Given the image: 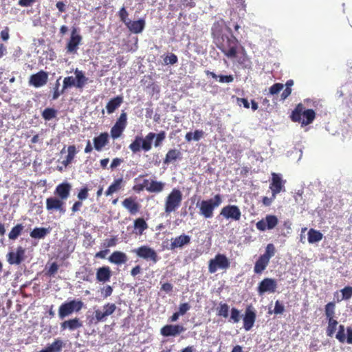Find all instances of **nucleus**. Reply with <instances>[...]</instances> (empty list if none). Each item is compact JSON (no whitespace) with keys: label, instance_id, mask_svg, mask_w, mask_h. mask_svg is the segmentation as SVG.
Segmentation results:
<instances>
[{"label":"nucleus","instance_id":"f257e3e1","mask_svg":"<svg viewBox=\"0 0 352 352\" xmlns=\"http://www.w3.org/2000/svg\"><path fill=\"white\" fill-rule=\"evenodd\" d=\"M221 203V195L217 194L213 198L202 200L200 203H197L196 206L199 209V214L208 219L212 218L215 208H218Z\"/></svg>","mask_w":352,"mask_h":352},{"label":"nucleus","instance_id":"f03ea898","mask_svg":"<svg viewBox=\"0 0 352 352\" xmlns=\"http://www.w3.org/2000/svg\"><path fill=\"white\" fill-rule=\"evenodd\" d=\"M74 74L75 77L70 76L64 78L61 93H64L66 90L73 87L82 89L87 83L88 78L85 76V73L82 70L76 68L74 70Z\"/></svg>","mask_w":352,"mask_h":352},{"label":"nucleus","instance_id":"7ed1b4c3","mask_svg":"<svg viewBox=\"0 0 352 352\" xmlns=\"http://www.w3.org/2000/svg\"><path fill=\"white\" fill-rule=\"evenodd\" d=\"M238 46V40L232 34L222 35L218 44L221 51L229 58L236 56Z\"/></svg>","mask_w":352,"mask_h":352},{"label":"nucleus","instance_id":"20e7f679","mask_svg":"<svg viewBox=\"0 0 352 352\" xmlns=\"http://www.w3.org/2000/svg\"><path fill=\"white\" fill-rule=\"evenodd\" d=\"M316 116V113L312 109H304L302 104H298L293 111L291 118L294 122H301L302 125L311 124Z\"/></svg>","mask_w":352,"mask_h":352},{"label":"nucleus","instance_id":"39448f33","mask_svg":"<svg viewBox=\"0 0 352 352\" xmlns=\"http://www.w3.org/2000/svg\"><path fill=\"white\" fill-rule=\"evenodd\" d=\"M182 192L177 188H173L167 195L164 202V212L170 214L177 210L182 201Z\"/></svg>","mask_w":352,"mask_h":352},{"label":"nucleus","instance_id":"423d86ee","mask_svg":"<svg viewBox=\"0 0 352 352\" xmlns=\"http://www.w3.org/2000/svg\"><path fill=\"white\" fill-rule=\"evenodd\" d=\"M83 307V302L80 300L74 299L60 305L58 308V317L63 320L74 312L80 311Z\"/></svg>","mask_w":352,"mask_h":352},{"label":"nucleus","instance_id":"0eeeda50","mask_svg":"<svg viewBox=\"0 0 352 352\" xmlns=\"http://www.w3.org/2000/svg\"><path fill=\"white\" fill-rule=\"evenodd\" d=\"M166 138V133L161 131L157 134L155 133H148L144 138H142V149L145 151H149L152 148V142L154 141L155 147L161 146L162 142Z\"/></svg>","mask_w":352,"mask_h":352},{"label":"nucleus","instance_id":"6e6552de","mask_svg":"<svg viewBox=\"0 0 352 352\" xmlns=\"http://www.w3.org/2000/svg\"><path fill=\"white\" fill-rule=\"evenodd\" d=\"M230 262L225 254H217L214 258L209 261L208 271L210 273L213 274L218 269L227 270L230 267Z\"/></svg>","mask_w":352,"mask_h":352},{"label":"nucleus","instance_id":"1a4fd4ad","mask_svg":"<svg viewBox=\"0 0 352 352\" xmlns=\"http://www.w3.org/2000/svg\"><path fill=\"white\" fill-rule=\"evenodd\" d=\"M126 124L127 115L126 112L122 111L119 118L111 129V135L113 139H117L121 135L126 126Z\"/></svg>","mask_w":352,"mask_h":352},{"label":"nucleus","instance_id":"9d476101","mask_svg":"<svg viewBox=\"0 0 352 352\" xmlns=\"http://www.w3.org/2000/svg\"><path fill=\"white\" fill-rule=\"evenodd\" d=\"M220 215L226 219L232 221H239L241 217V212L239 208L235 205H228L222 208Z\"/></svg>","mask_w":352,"mask_h":352},{"label":"nucleus","instance_id":"9b49d317","mask_svg":"<svg viewBox=\"0 0 352 352\" xmlns=\"http://www.w3.org/2000/svg\"><path fill=\"white\" fill-rule=\"evenodd\" d=\"M116 309V305L114 303H107L102 307V309H96L94 311L95 318L97 322H104L107 318L113 314Z\"/></svg>","mask_w":352,"mask_h":352},{"label":"nucleus","instance_id":"f8f14e48","mask_svg":"<svg viewBox=\"0 0 352 352\" xmlns=\"http://www.w3.org/2000/svg\"><path fill=\"white\" fill-rule=\"evenodd\" d=\"M277 288V281L271 278H265L261 280L258 286L257 291L259 295L265 293H274Z\"/></svg>","mask_w":352,"mask_h":352},{"label":"nucleus","instance_id":"ddd939ff","mask_svg":"<svg viewBox=\"0 0 352 352\" xmlns=\"http://www.w3.org/2000/svg\"><path fill=\"white\" fill-rule=\"evenodd\" d=\"M278 223V218L275 215L268 214L265 219H262L256 223V228L260 231L272 230Z\"/></svg>","mask_w":352,"mask_h":352},{"label":"nucleus","instance_id":"4468645a","mask_svg":"<svg viewBox=\"0 0 352 352\" xmlns=\"http://www.w3.org/2000/svg\"><path fill=\"white\" fill-rule=\"evenodd\" d=\"M65 201L57 197H50L46 199V209L48 211H58L60 214H63L65 213V208H64Z\"/></svg>","mask_w":352,"mask_h":352},{"label":"nucleus","instance_id":"2eb2a0df","mask_svg":"<svg viewBox=\"0 0 352 352\" xmlns=\"http://www.w3.org/2000/svg\"><path fill=\"white\" fill-rule=\"evenodd\" d=\"M81 41L82 36L77 32V29L73 28L70 38L66 46L67 52L69 54L76 53Z\"/></svg>","mask_w":352,"mask_h":352},{"label":"nucleus","instance_id":"dca6fc26","mask_svg":"<svg viewBox=\"0 0 352 352\" xmlns=\"http://www.w3.org/2000/svg\"><path fill=\"white\" fill-rule=\"evenodd\" d=\"M25 249L18 246L16 251H11L6 255L7 261L10 265H19L25 258Z\"/></svg>","mask_w":352,"mask_h":352},{"label":"nucleus","instance_id":"f3484780","mask_svg":"<svg viewBox=\"0 0 352 352\" xmlns=\"http://www.w3.org/2000/svg\"><path fill=\"white\" fill-rule=\"evenodd\" d=\"M336 338L340 342L352 344V327H344V325L340 324L338 327V331L336 334Z\"/></svg>","mask_w":352,"mask_h":352},{"label":"nucleus","instance_id":"a211bd4d","mask_svg":"<svg viewBox=\"0 0 352 352\" xmlns=\"http://www.w3.org/2000/svg\"><path fill=\"white\" fill-rule=\"evenodd\" d=\"M139 257L146 260H151L153 262L157 261V253L155 251L146 245L141 246L133 250Z\"/></svg>","mask_w":352,"mask_h":352},{"label":"nucleus","instance_id":"6ab92c4d","mask_svg":"<svg viewBox=\"0 0 352 352\" xmlns=\"http://www.w3.org/2000/svg\"><path fill=\"white\" fill-rule=\"evenodd\" d=\"M272 182L270 188L272 190L273 198H276L277 194L285 190L284 187L285 182L283 181L280 174L272 173Z\"/></svg>","mask_w":352,"mask_h":352},{"label":"nucleus","instance_id":"aec40b11","mask_svg":"<svg viewBox=\"0 0 352 352\" xmlns=\"http://www.w3.org/2000/svg\"><path fill=\"white\" fill-rule=\"evenodd\" d=\"M186 331V329L183 325L180 324H166L164 326L161 330L160 333L163 336L170 337V336H177L179 335L181 333Z\"/></svg>","mask_w":352,"mask_h":352},{"label":"nucleus","instance_id":"412c9836","mask_svg":"<svg viewBox=\"0 0 352 352\" xmlns=\"http://www.w3.org/2000/svg\"><path fill=\"white\" fill-rule=\"evenodd\" d=\"M47 79L48 74L41 70L30 76L29 83L30 85L38 88L44 86L47 83Z\"/></svg>","mask_w":352,"mask_h":352},{"label":"nucleus","instance_id":"4be33fe9","mask_svg":"<svg viewBox=\"0 0 352 352\" xmlns=\"http://www.w3.org/2000/svg\"><path fill=\"white\" fill-rule=\"evenodd\" d=\"M256 320V313L252 307H248L243 317V328L245 331H250L254 326Z\"/></svg>","mask_w":352,"mask_h":352},{"label":"nucleus","instance_id":"5701e85b","mask_svg":"<svg viewBox=\"0 0 352 352\" xmlns=\"http://www.w3.org/2000/svg\"><path fill=\"white\" fill-rule=\"evenodd\" d=\"M143 185L147 191L150 192L159 193L163 191L165 183L155 180L149 181L148 179H144Z\"/></svg>","mask_w":352,"mask_h":352},{"label":"nucleus","instance_id":"b1692460","mask_svg":"<svg viewBox=\"0 0 352 352\" xmlns=\"http://www.w3.org/2000/svg\"><path fill=\"white\" fill-rule=\"evenodd\" d=\"M190 242V236L186 234H181L175 238H172L170 240V249L175 250L176 248H182L184 245L188 244Z\"/></svg>","mask_w":352,"mask_h":352},{"label":"nucleus","instance_id":"393cba45","mask_svg":"<svg viewBox=\"0 0 352 352\" xmlns=\"http://www.w3.org/2000/svg\"><path fill=\"white\" fill-rule=\"evenodd\" d=\"M82 327V322L78 318L65 320L60 324V328L62 330L68 329L70 331H73Z\"/></svg>","mask_w":352,"mask_h":352},{"label":"nucleus","instance_id":"a878e982","mask_svg":"<svg viewBox=\"0 0 352 352\" xmlns=\"http://www.w3.org/2000/svg\"><path fill=\"white\" fill-rule=\"evenodd\" d=\"M71 185L69 183H62L58 185L55 190V194L58 197L65 201L69 196Z\"/></svg>","mask_w":352,"mask_h":352},{"label":"nucleus","instance_id":"bb28decb","mask_svg":"<svg viewBox=\"0 0 352 352\" xmlns=\"http://www.w3.org/2000/svg\"><path fill=\"white\" fill-rule=\"evenodd\" d=\"M126 27L129 30L135 34L141 33L145 27V21L143 19H140L138 21H131L128 20L126 23Z\"/></svg>","mask_w":352,"mask_h":352},{"label":"nucleus","instance_id":"cd10ccee","mask_svg":"<svg viewBox=\"0 0 352 352\" xmlns=\"http://www.w3.org/2000/svg\"><path fill=\"white\" fill-rule=\"evenodd\" d=\"M111 276V271L108 266L99 267L96 272V279L99 282L105 283L109 280Z\"/></svg>","mask_w":352,"mask_h":352},{"label":"nucleus","instance_id":"c85d7f7f","mask_svg":"<svg viewBox=\"0 0 352 352\" xmlns=\"http://www.w3.org/2000/svg\"><path fill=\"white\" fill-rule=\"evenodd\" d=\"M108 134L107 133H102L100 135L94 138V148L98 151L102 150V148L107 144L108 142Z\"/></svg>","mask_w":352,"mask_h":352},{"label":"nucleus","instance_id":"c756f323","mask_svg":"<svg viewBox=\"0 0 352 352\" xmlns=\"http://www.w3.org/2000/svg\"><path fill=\"white\" fill-rule=\"evenodd\" d=\"M127 259L126 254L119 251L113 252L109 258L111 263L116 265L124 263L127 261Z\"/></svg>","mask_w":352,"mask_h":352},{"label":"nucleus","instance_id":"7c9ffc66","mask_svg":"<svg viewBox=\"0 0 352 352\" xmlns=\"http://www.w3.org/2000/svg\"><path fill=\"white\" fill-rule=\"evenodd\" d=\"M122 102L123 98L121 96H118L110 100L106 105L107 113L109 114L113 113L114 111L120 106Z\"/></svg>","mask_w":352,"mask_h":352},{"label":"nucleus","instance_id":"2f4dec72","mask_svg":"<svg viewBox=\"0 0 352 352\" xmlns=\"http://www.w3.org/2000/svg\"><path fill=\"white\" fill-rule=\"evenodd\" d=\"M50 232L45 228H35L30 232V236L33 239H42Z\"/></svg>","mask_w":352,"mask_h":352},{"label":"nucleus","instance_id":"473e14b6","mask_svg":"<svg viewBox=\"0 0 352 352\" xmlns=\"http://www.w3.org/2000/svg\"><path fill=\"white\" fill-rule=\"evenodd\" d=\"M148 225L145 220L142 218H138L134 221L135 233L137 234H142L143 232L146 230Z\"/></svg>","mask_w":352,"mask_h":352},{"label":"nucleus","instance_id":"72a5a7b5","mask_svg":"<svg viewBox=\"0 0 352 352\" xmlns=\"http://www.w3.org/2000/svg\"><path fill=\"white\" fill-rule=\"evenodd\" d=\"M322 234L318 230L313 228L310 229L308 232V242L309 243H316L320 241L322 239Z\"/></svg>","mask_w":352,"mask_h":352},{"label":"nucleus","instance_id":"f704fd0d","mask_svg":"<svg viewBox=\"0 0 352 352\" xmlns=\"http://www.w3.org/2000/svg\"><path fill=\"white\" fill-rule=\"evenodd\" d=\"M67 155L66 156L65 159L62 162V164L64 165L65 167H67L72 163L76 154L77 153L76 146L74 145L69 146L67 148Z\"/></svg>","mask_w":352,"mask_h":352},{"label":"nucleus","instance_id":"c9c22d12","mask_svg":"<svg viewBox=\"0 0 352 352\" xmlns=\"http://www.w3.org/2000/svg\"><path fill=\"white\" fill-rule=\"evenodd\" d=\"M122 206L131 213L134 214L138 210V205L131 198H126L122 201Z\"/></svg>","mask_w":352,"mask_h":352},{"label":"nucleus","instance_id":"e433bc0d","mask_svg":"<svg viewBox=\"0 0 352 352\" xmlns=\"http://www.w3.org/2000/svg\"><path fill=\"white\" fill-rule=\"evenodd\" d=\"M181 155V152L177 149H170L168 151L166 155V157L164 160L165 164H168L172 162L177 160Z\"/></svg>","mask_w":352,"mask_h":352},{"label":"nucleus","instance_id":"4c0bfd02","mask_svg":"<svg viewBox=\"0 0 352 352\" xmlns=\"http://www.w3.org/2000/svg\"><path fill=\"white\" fill-rule=\"evenodd\" d=\"M269 263L270 262L268 261H267L266 259L263 258L260 256L258 259L255 263L254 268V272L256 274L262 273L265 270Z\"/></svg>","mask_w":352,"mask_h":352},{"label":"nucleus","instance_id":"58836bf2","mask_svg":"<svg viewBox=\"0 0 352 352\" xmlns=\"http://www.w3.org/2000/svg\"><path fill=\"white\" fill-rule=\"evenodd\" d=\"M122 182V178L115 179L113 183L109 186L108 189L105 192L106 196H109L120 189Z\"/></svg>","mask_w":352,"mask_h":352},{"label":"nucleus","instance_id":"ea45409f","mask_svg":"<svg viewBox=\"0 0 352 352\" xmlns=\"http://www.w3.org/2000/svg\"><path fill=\"white\" fill-rule=\"evenodd\" d=\"M142 137L137 135L135 140L131 143L129 148L133 153H136L142 149Z\"/></svg>","mask_w":352,"mask_h":352},{"label":"nucleus","instance_id":"a19ab883","mask_svg":"<svg viewBox=\"0 0 352 352\" xmlns=\"http://www.w3.org/2000/svg\"><path fill=\"white\" fill-rule=\"evenodd\" d=\"M24 226L22 224H17L13 227L8 234V238L10 240H15L21 234Z\"/></svg>","mask_w":352,"mask_h":352},{"label":"nucleus","instance_id":"79ce46f5","mask_svg":"<svg viewBox=\"0 0 352 352\" xmlns=\"http://www.w3.org/2000/svg\"><path fill=\"white\" fill-rule=\"evenodd\" d=\"M64 344L63 340L58 338L56 339L52 344L47 346L50 352H60L62 350Z\"/></svg>","mask_w":352,"mask_h":352},{"label":"nucleus","instance_id":"37998d69","mask_svg":"<svg viewBox=\"0 0 352 352\" xmlns=\"http://www.w3.org/2000/svg\"><path fill=\"white\" fill-rule=\"evenodd\" d=\"M338 324V322L336 320L333 318H330L329 320H328V326L327 328L326 333L329 337H332L334 335Z\"/></svg>","mask_w":352,"mask_h":352},{"label":"nucleus","instance_id":"c03bdc74","mask_svg":"<svg viewBox=\"0 0 352 352\" xmlns=\"http://www.w3.org/2000/svg\"><path fill=\"white\" fill-rule=\"evenodd\" d=\"M275 254V248L273 244L270 243L265 248V252L261 256L270 262V260Z\"/></svg>","mask_w":352,"mask_h":352},{"label":"nucleus","instance_id":"a18cd8bd","mask_svg":"<svg viewBox=\"0 0 352 352\" xmlns=\"http://www.w3.org/2000/svg\"><path fill=\"white\" fill-rule=\"evenodd\" d=\"M229 306L226 303L220 302L219 307L217 308V315L223 318L228 316Z\"/></svg>","mask_w":352,"mask_h":352},{"label":"nucleus","instance_id":"49530a36","mask_svg":"<svg viewBox=\"0 0 352 352\" xmlns=\"http://www.w3.org/2000/svg\"><path fill=\"white\" fill-rule=\"evenodd\" d=\"M56 111L52 108H46L42 113V116L45 120H50L56 117Z\"/></svg>","mask_w":352,"mask_h":352},{"label":"nucleus","instance_id":"de8ad7c7","mask_svg":"<svg viewBox=\"0 0 352 352\" xmlns=\"http://www.w3.org/2000/svg\"><path fill=\"white\" fill-rule=\"evenodd\" d=\"M335 314V304L333 302H329L325 306V315L327 320L333 318Z\"/></svg>","mask_w":352,"mask_h":352},{"label":"nucleus","instance_id":"09e8293b","mask_svg":"<svg viewBox=\"0 0 352 352\" xmlns=\"http://www.w3.org/2000/svg\"><path fill=\"white\" fill-rule=\"evenodd\" d=\"M284 311H285V307H284L282 303H280V301L276 300L275 302L274 310L273 311L269 310L268 313L270 314H274L278 315V314H283Z\"/></svg>","mask_w":352,"mask_h":352},{"label":"nucleus","instance_id":"8fccbe9b","mask_svg":"<svg viewBox=\"0 0 352 352\" xmlns=\"http://www.w3.org/2000/svg\"><path fill=\"white\" fill-rule=\"evenodd\" d=\"M239 320H240V311L234 307L232 308L230 321L232 322L233 323H237L239 322Z\"/></svg>","mask_w":352,"mask_h":352},{"label":"nucleus","instance_id":"3c124183","mask_svg":"<svg viewBox=\"0 0 352 352\" xmlns=\"http://www.w3.org/2000/svg\"><path fill=\"white\" fill-rule=\"evenodd\" d=\"M61 77H59L56 83H55V86L54 87V91H53V94H52V100H55L56 99L58 98V97L63 94V93H61V90L59 91V86H60V82H59V80H60Z\"/></svg>","mask_w":352,"mask_h":352},{"label":"nucleus","instance_id":"603ef678","mask_svg":"<svg viewBox=\"0 0 352 352\" xmlns=\"http://www.w3.org/2000/svg\"><path fill=\"white\" fill-rule=\"evenodd\" d=\"M342 294V298L344 300H349L352 296V287L346 286L341 290Z\"/></svg>","mask_w":352,"mask_h":352},{"label":"nucleus","instance_id":"864d4df0","mask_svg":"<svg viewBox=\"0 0 352 352\" xmlns=\"http://www.w3.org/2000/svg\"><path fill=\"white\" fill-rule=\"evenodd\" d=\"M283 88V85L281 83H275L270 88V94L275 95L279 93Z\"/></svg>","mask_w":352,"mask_h":352},{"label":"nucleus","instance_id":"5fc2aeb1","mask_svg":"<svg viewBox=\"0 0 352 352\" xmlns=\"http://www.w3.org/2000/svg\"><path fill=\"white\" fill-rule=\"evenodd\" d=\"M177 60H178L177 56L174 54H170L167 55L164 59V61L166 65H168V64L173 65V64L176 63L177 62Z\"/></svg>","mask_w":352,"mask_h":352},{"label":"nucleus","instance_id":"6e6d98bb","mask_svg":"<svg viewBox=\"0 0 352 352\" xmlns=\"http://www.w3.org/2000/svg\"><path fill=\"white\" fill-rule=\"evenodd\" d=\"M234 77L232 75H220L219 76V82L221 83H230L233 82Z\"/></svg>","mask_w":352,"mask_h":352},{"label":"nucleus","instance_id":"4d7b16f0","mask_svg":"<svg viewBox=\"0 0 352 352\" xmlns=\"http://www.w3.org/2000/svg\"><path fill=\"white\" fill-rule=\"evenodd\" d=\"M119 16L121 19V21L124 23L125 25H126L129 19H127L128 16V12L124 7H122L120 11H119Z\"/></svg>","mask_w":352,"mask_h":352},{"label":"nucleus","instance_id":"13d9d810","mask_svg":"<svg viewBox=\"0 0 352 352\" xmlns=\"http://www.w3.org/2000/svg\"><path fill=\"white\" fill-rule=\"evenodd\" d=\"M101 293L103 298H106L112 294L113 288L110 285H107L101 289Z\"/></svg>","mask_w":352,"mask_h":352},{"label":"nucleus","instance_id":"bf43d9fd","mask_svg":"<svg viewBox=\"0 0 352 352\" xmlns=\"http://www.w3.org/2000/svg\"><path fill=\"white\" fill-rule=\"evenodd\" d=\"M190 309V306L188 303L185 302L182 303L179 307V311H177L180 316L184 315L189 309Z\"/></svg>","mask_w":352,"mask_h":352},{"label":"nucleus","instance_id":"052dcab7","mask_svg":"<svg viewBox=\"0 0 352 352\" xmlns=\"http://www.w3.org/2000/svg\"><path fill=\"white\" fill-rule=\"evenodd\" d=\"M88 197V189L87 188H84L80 190L78 194V198L80 200L86 199Z\"/></svg>","mask_w":352,"mask_h":352},{"label":"nucleus","instance_id":"680f3d73","mask_svg":"<svg viewBox=\"0 0 352 352\" xmlns=\"http://www.w3.org/2000/svg\"><path fill=\"white\" fill-rule=\"evenodd\" d=\"M58 269V265L56 263H52L48 270V274L50 275H54Z\"/></svg>","mask_w":352,"mask_h":352},{"label":"nucleus","instance_id":"e2e57ef3","mask_svg":"<svg viewBox=\"0 0 352 352\" xmlns=\"http://www.w3.org/2000/svg\"><path fill=\"white\" fill-rule=\"evenodd\" d=\"M203 135H204L203 131L196 130L192 133L193 140L199 141L202 138Z\"/></svg>","mask_w":352,"mask_h":352},{"label":"nucleus","instance_id":"0e129e2a","mask_svg":"<svg viewBox=\"0 0 352 352\" xmlns=\"http://www.w3.org/2000/svg\"><path fill=\"white\" fill-rule=\"evenodd\" d=\"M122 161L123 160L120 158H114L110 165L111 168L113 169L118 167L122 162Z\"/></svg>","mask_w":352,"mask_h":352},{"label":"nucleus","instance_id":"69168bd1","mask_svg":"<svg viewBox=\"0 0 352 352\" xmlns=\"http://www.w3.org/2000/svg\"><path fill=\"white\" fill-rule=\"evenodd\" d=\"M34 2V0H19V4L21 6L28 7L30 6Z\"/></svg>","mask_w":352,"mask_h":352},{"label":"nucleus","instance_id":"338daca9","mask_svg":"<svg viewBox=\"0 0 352 352\" xmlns=\"http://www.w3.org/2000/svg\"><path fill=\"white\" fill-rule=\"evenodd\" d=\"M56 7L60 12L65 11L66 5L63 1H58L56 4Z\"/></svg>","mask_w":352,"mask_h":352},{"label":"nucleus","instance_id":"774afa93","mask_svg":"<svg viewBox=\"0 0 352 352\" xmlns=\"http://www.w3.org/2000/svg\"><path fill=\"white\" fill-rule=\"evenodd\" d=\"M292 93V89L285 88L281 94V99L285 100Z\"/></svg>","mask_w":352,"mask_h":352}]
</instances>
